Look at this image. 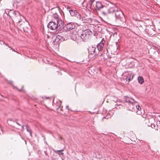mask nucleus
<instances>
[{"instance_id": "1", "label": "nucleus", "mask_w": 160, "mask_h": 160, "mask_svg": "<svg viewBox=\"0 0 160 160\" xmlns=\"http://www.w3.org/2000/svg\"><path fill=\"white\" fill-rule=\"evenodd\" d=\"M124 100L126 102L125 105L128 110L136 112L138 114H141L142 112L140 111L141 108L138 104V103L135 101L132 98L128 97H125Z\"/></svg>"}, {"instance_id": "2", "label": "nucleus", "mask_w": 160, "mask_h": 160, "mask_svg": "<svg viewBox=\"0 0 160 160\" xmlns=\"http://www.w3.org/2000/svg\"><path fill=\"white\" fill-rule=\"evenodd\" d=\"M64 23L61 20H57L56 21H52L48 24V28L52 30L56 29L57 30L60 31L63 28Z\"/></svg>"}, {"instance_id": "3", "label": "nucleus", "mask_w": 160, "mask_h": 160, "mask_svg": "<svg viewBox=\"0 0 160 160\" xmlns=\"http://www.w3.org/2000/svg\"><path fill=\"white\" fill-rule=\"evenodd\" d=\"M9 16L13 20L17 22L18 23L21 22L24 17L21 16L20 13L17 11H10L9 12Z\"/></svg>"}, {"instance_id": "4", "label": "nucleus", "mask_w": 160, "mask_h": 160, "mask_svg": "<svg viewBox=\"0 0 160 160\" xmlns=\"http://www.w3.org/2000/svg\"><path fill=\"white\" fill-rule=\"evenodd\" d=\"M92 34V32L90 30L86 29L82 31L80 38L84 41L88 40Z\"/></svg>"}, {"instance_id": "5", "label": "nucleus", "mask_w": 160, "mask_h": 160, "mask_svg": "<svg viewBox=\"0 0 160 160\" xmlns=\"http://www.w3.org/2000/svg\"><path fill=\"white\" fill-rule=\"evenodd\" d=\"M68 33L67 32H65L64 34L62 35V36L60 35L57 36L55 39L53 41V44L55 45L56 44L58 45L59 44V41L60 40H67L68 38Z\"/></svg>"}, {"instance_id": "6", "label": "nucleus", "mask_w": 160, "mask_h": 160, "mask_svg": "<svg viewBox=\"0 0 160 160\" xmlns=\"http://www.w3.org/2000/svg\"><path fill=\"white\" fill-rule=\"evenodd\" d=\"M115 16L116 18L120 19L121 21H123L124 18V17L122 11L118 8L115 12Z\"/></svg>"}, {"instance_id": "7", "label": "nucleus", "mask_w": 160, "mask_h": 160, "mask_svg": "<svg viewBox=\"0 0 160 160\" xmlns=\"http://www.w3.org/2000/svg\"><path fill=\"white\" fill-rule=\"evenodd\" d=\"M95 3V0H90L87 3L86 7L88 8H90L91 9H94Z\"/></svg>"}, {"instance_id": "8", "label": "nucleus", "mask_w": 160, "mask_h": 160, "mask_svg": "<svg viewBox=\"0 0 160 160\" xmlns=\"http://www.w3.org/2000/svg\"><path fill=\"white\" fill-rule=\"evenodd\" d=\"M94 6V9L96 11L100 10L102 8H104L105 7L103 6L101 2H95Z\"/></svg>"}, {"instance_id": "9", "label": "nucleus", "mask_w": 160, "mask_h": 160, "mask_svg": "<svg viewBox=\"0 0 160 160\" xmlns=\"http://www.w3.org/2000/svg\"><path fill=\"white\" fill-rule=\"evenodd\" d=\"M95 49L96 48L93 47L92 46H90L89 47L88 49V50L89 54L97 55L98 54V53L96 52H95Z\"/></svg>"}, {"instance_id": "10", "label": "nucleus", "mask_w": 160, "mask_h": 160, "mask_svg": "<svg viewBox=\"0 0 160 160\" xmlns=\"http://www.w3.org/2000/svg\"><path fill=\"white\" fill-rule=\"evenodd\" d=\"M125 79L126 81H128V82L131 80L133 78V76L130 72H126L125 73Z\"/></svg>"}, {"instance_id": "11", "label": "nucleus", "mask_w": 160, "mask_h": 160, "mask_svg": "<svg viewBox=\"0 0 160 160\" xmlns=\"http://www.w3.org/2000/svg\"><path fill=\"white\" fill-rule=\"evenodd\" d=\"M107 11H108V13H112L113 12H115L116 10L117 9V8L115 6L112 7H110L109 8H107L106 7L104 8Z\"/></svg>"}, {"instance_id": "12", "label": "nucleus", "mask_w": 160, "mask_h": 160, "mask_svg": "<svg viewBox=\"0 0 160 160\" xmlns=\"http://www.w3.org/2000/svg\"><path fill=\"white\" fill-rule=\"evenodd\" d=\"M75 27L74 23L72 22H70L67 25L66 27L68 30H70L74 29Z\"/></svg>"}, {"instance_id": "13", "label": "nucleus", "mask_w": 160, "mask_h": 160, "mask_svg": "<svg viewBox=\"0 0 160 160\" xmlns=\"http://www.w3.org/2000/svg\"><path fill=\"white\" fill-rule=\"evenodd\" d=\"M104 42L102 41L98 44L97 48L98 51H100L102 50L104 45Z\"/></svg>"}, {"instance_id": "14", "label": "nucleus", "mask_w": 160, "mask_h": 160, "mask_svg": "<svg viewBox=\"0 0 160 160\" xmlns=\"http://www.w3.org/2000/svg\"><path fill=\"white\" fill-rule=\"evenodd\" d=\"M69 12L70 14L72 16H76V14L77 13V12L76 10H69Z\"/></svg>"}, {"instance_id": "15", "label": "nucleus", "mask_w": 160, "mask_h": 160, "mask_svg": "<svg viewBox=\"0 0 160 160\" xmlns=\"http://www.w3.org/2000/svg\"><path fill=\"white\" fill-rule=\"evenodd\" d=\"M138 82L142 84L144 82V80L143 78L141 76H139L138 78Z\"/></svg>"}, {"instance_id": "16", "label": "nucleus", "mask_w": 160, "mask_h": 160, "mask_svg": "<svg viewBox=\"0 0 160 160\" xmlns=\"http://www.w3.org/2000/svg\"><path fill=\"white\" fill-rule=\"evenodd\" d=\"M63 151V149H62L61 150L54 151V152L59 155H63V153L62 152Z\"/></svg>"}, {"instance_id": "17", "label": "nucleus", "mask_w": 160, "mask_h": 160, "mask_svg": "<svg viewBox=\"0 0 160 160\" xmlns=\"http://www.w3.org/2000/svg\"><path fill=\"white\" fill-rule=\"evenodd\" d=\"M52 17L55 18V21H56L57 20H59L58 19V14L56 13H55L53 14L52 16Z\"/></svg>"}, {"instance_id": "18", "label": "nucleus", "mask_w": 160, "mask_h": 160, "mask_svg": "<svg viewBox=\"0 0 160 160\" xmlns=\"http://www.w3.org/2000/svg\"><path fill=\"white\" fill-rule=\"evenodd\" d=\"M103 8L104 11L102 12V13L105 16L107 15L108 13V11H107V10L105 9H104V8Z\"/></svg>"}, {"instance_id": "19", "label": "nucleus", "mask_w": 160, "mask_h": 160, "mask_svg": "<svg viewBox=\"0 0 160 160\" xmlns=\"http://www.w3.org/2000/svg\"><path fill=\"white\" fill-rule=\"evenodd\" d=\"M26 129H27V131H28L30 133V135L31 136L32 132H31V129H29L28 128V126H26Z\"/></svg>"}, {"instance_id": "20", "label": "nucleus", "mask_w": 160, "mask_h": 160, "mask_svg": "<svg viewBox=\"0 0 160 160\" xmlns=\"http://www.w3.org/2000/svg\"><path fill=\"white\" fill-rule=\"evenodd\" d=\"M78 18L81 19V16L80 14H79L77 12V13L76 14V16Z\"/></svg>"}, {"instance_id": "21", "label": "nucleus", "mask_w": 160, "mask_h": 160, "mask_svg": "<svg viewBox=\"0 0 160 160\" xmlns=\"http://www.w3.org/2000/svg\"><path fill=\"white\" fill-rule=\"evenodd\" d=\"M67 9L69 11V10H71L70 9V8L69 7H68L67 8Z\"/></svg>"}, {"instance_id": "22", "label": "nucleus", "mask_w": 160, "mask_h": 160, "mask_svg": "<svg viewBox=\"0 0 160 160\" xmlns=\"http://www.w3.org/2000/svg\"><path fill=\"white\" fill-rule=\"evenodd\" d=\"M8 47H9V48H10V49H12V50L13 51H14L15 52V50H14V49H12V48H11L10 46H8Z\"/></svg>"}, {"instance_id": "23", "label": "nucleus", "mask_w": 160, "mask_h": 160, "mask_svg": "<svg viewBox=\"0 0 160 160\" xmlns=\"http://www.w3.org/2000/svg\"><path fill=\"white\" fill-rule=\"evenodd\" d=\"M9 83H10V84H12V81H10V82H9Z\"/></svg>"}, {"instance_id": "24", "label": "nucleus", "mask_w": 160, "mask_h": 160, "mask_svg": "<svg viewBox=\"0 0 160 160\" xmlns=\"http://www.w3.org/2000/svg\"><path fill=\"white\" fill-rule=\"evenodd\" d=\"M68 106H66V108H67L68 109H69L68 108Z\"/></svg>"}, {"instance_id": "25", "label": "nucleus", "mask_w": 160, "mask_h": 160, "mask_svg": "<svg viewBox=\"0 0 160 160\" xmlns=\"http://www.w3.org/2000/svg\"><path fill=\"white\" fill-rule=\"evenodd\" d=\"M31 2H28L27 4H29Z\"/></svg>"}, {"instance_id": "26", "label": "nucleus", "mask_w": 160, "mask_h": 160, "mask_svg": "<svg viewBox=\"0 0 160 160\" xmlns=\"http://www.w3.org/2000/svg\"><path fill=\"white\" fill-rule=\"evenodd\" d=\"M75 40H78V39H77V37L76 38Z\"/></svg>"}, {"instance_id": "27", "label": "nucleus", "mask_w": 160, "mask_h": 160, "mask_svg": "<svg viewBox=\"0 0 160 160\" xmlns=\"http://www.w3.org/2000/svg\"><path fill=\"white\" fill-rule=\"evenodd\" d=\"M17 124L18 125H20V124L18 122H17Z\"/></svg>"}, {"instance_id": "28", "label": "nucleus", "mask_w": 160, "mask_h": 160, "mask_svg": "<svg viewBox=\"0 0 160 160\" xmlns=\"http://www.w3.org/2000/svg\"><path fill=\"white\" fill-rule=\"evenodd\" d=\"M23 127H24V126H22V128H23Z\"/></svg>"}]
</instances>
